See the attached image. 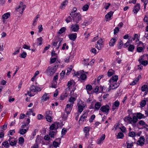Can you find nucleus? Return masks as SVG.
Listing matches in <instances>:
<instances>
[{
  "instance_id": "obj_1",
  "label": "nucleus",
  "mask_w": 148,
  "mask_h": 148,
  "mask_svg": "<svg viewBox=\"0 0 148 148\" xmlns=\"http://www.w3.org/2000/svg\"><path fill=\"white\" fill-rule=\"evenodd\" d=\"M58 65H55L52 67L49 66L46 70V72L48 76L53 75L58 68Z\"/></svg>"
},
{
  "instance_id": "obj_2",
  "label": "nucleus",
  "mask_w": 148,
  "mask_h": 148,
  "mask_svg": "<svg viewBox=\"0 0 148 148\" xmlns=\"http://www.w3.org/2000/svg\"><path fill=\"white\" fill-rule=\"evenodd\" d=\"M70 15L73 18V21L76 23H78L81 20V16L79 13L73 14V12H72L70 13Z\"/></svg>"
},
{
  "instance_id": "obj_3",
  "label": "nucleus",
  "mask_w": 148,
  "mask_h": 148,
  "mask_svg": "<svg viewBox=\"0 0 148 148\" xmlns=\"http://www.w3.org/2000/svg\"><path fill=\"white\" fill-rule=\"evenodd\" d=\"M26 8V6L25 5H23V3L22 2H20V4L18 7L15 8L16 11L19 12V13L21 14L23 13V11L25 8Z\"/></svg>"
},
{
  "instance_id": "obj_4",
  "label": "nucleus",
  "mask_w": 148,
  "mask_h": 148,
  "mask_svg": "<svg viewBox=\"0 0 148 148\" xmlns=\"http://www.w3.org/2000/svg\"><path fill=\"white\" fill-rule=\"evenodd\" d=\"M110 110V107L108 105L106 104L103 106L101 107L100 109V112L101 111L103 113L108 114Z\"/></svg>"
},
{
  "instance_id": "obj_5",
  "label": "nucleus",
  "mask_w": 148,
  "mask_h": 148,
  "mask_svg": "<svg viewBox=\"0 0 148 148\" xmlns=\"http://www.w3.org/2000/svg\"><path fill=\"white\" fill-rule=\"evenodd\" d=\"M144 57L145 56L143 55L140 57L138 61L141 64L144 66H145L148 64V62L147 60H144L145 59V58H144Z\"/></svg>"
},
{
  "instance_id": "obj_6",
  "label": "nucleus",
  "mask_w": 148,
  "mask_h": 148,
  "mask_svg": "<svg viewBox=\"0 0 148 148\" xmlns=\"http://www.w3.org/2000/svg\"><path fill=\"white\" fill-rule=\"evenodd\" d=\"M73 106V105H70L69 104H67L66 105L65 112L68 114H70Z\"/></svg>"
},
{
  "instance_id": "obj_7",
  "label": "nucleus",
  "mask_w": 148,
  "mask_h": 148,
  "mask_svg": "<svg viewBox=\"0 0 148 148\" xmlns=\"http://www.w3.org/2000/svg\"><path fill=\"white\" fill-rule=\"evenodd\" d=\"M31 92H38L41 90L40 88L38 87H36L35 86L32 85L30 87Z\"/></svg>"
},
{
  "instance_id": "obj_8",
  "label": "nucleus",
  "mask_w": 148,
  "mask_h": 148,
  "mask_svg": "<svg viewBox=\"0 0 148 148\" xmlns=\"http://www.w3.org/2000/svg\"><path fill=\"white\" fill-rule=\"evenodd\" d=\"M140 9V3H137L134 7L133 10V12L135 14H137Z\"/></svg>"
},
{
  "instance_id": "obj_9",
  "label": "nucleus",
  "mask_w": 148,
  "mask_h": 148,
  "mask_svg": "<svg viewBox=\"0 0 148 148\" xmlns=\"http://www.w3.org/2000/svg\"><path fill=\"white\" fill-rule=\"evenodd\" d=\"M145 138L144 136H141L138 140L137 143L140 146H143L144 144Z\"/></svg>"
},
{
  "instance_id": "obj_10",
  "label": "nucleus",
  "mask_w": 148,
  "mask_h": 148,
  "mask_svg": "<svg viewBox=\"0 0 148 148\" xmlns=\"http://www.w3.org/2000/svg\"><path fill=\"white\" fill-rule=\"evenodd\" d=\"M83 112L84 113L80 117V118L79 120V122L81 121L83 122L85 121H86V119L87 118V116L88 115V113H86L85 112V111H84Z\"/></svg>"
},
{
  "instance_id": "obj_11",
  "label": "nucleus",
  "mask_w": 148,
  "mask_h": 148,
  "mask_svg": "<svg viewBox=\"0 0 148 148\" xmlns=\"http://www.w3.org/2000/svg\"><path fill=\"white\" fill-rule=\"evenodd\" d=\"M68 88H66L64 91V92L61 95L60 99L62 100H63L64 99L67 97L69 95V93H67Z\"/></svg>"
},
{
  "instance_id": "obj_12",
  "label": "nucleus",
  "mask_w": 148,
  "mask_h": 148,
  "mask_svg": "<svg viewBox=\"0 0 148 148\" xmlns=\"http://www.w3.org/2000/svg\"><path fill=\"white\" fill-rule=\"evenodd\" d=\"M90 127H85L83 129V131L85 133V137L87 138L88 136L89 135V132L90 131Z\"/></svg>"
},
{
  "instance_id": "obj_13",
  "label": "nucleus",
  "mask_w": 148,
  "mask_h": 148,
  "mask_svg": "<svg viewBox=\"0 0 148 148\" xmlns=\"http://www.w3.org/2000/svg\"><path fill=\"white\" fill-rule=\"evenodd\" d=\"M71 31L77 32L79 29V26L77 24L72 25L71 27Z\"/></svg>"
},
{
  "instance_id": "obj_14",
  "label": "nucleus",
  "mask_w": 148,
  "mask_h": 148,
  "mask_svg": "<svg viewBox=\"0 0 148 148\" xmlns=\"http://www.w3.org/2000/svg\"><path fill=\"white\" fill-rule=\"evenodd\" d=\"M110 85L109 86V88H110L108 90V91H110V90L111 88L110 87H111V86H112V89H114L116 88H117L119 86V83H116V82H114V83H110Z\"/></svg>"
},
{
  "instance_id": "obj_15",
  "label": "nucleus",
  "mask_w": 148,
  "mask_h": 148,
  "mask_svg": "<svg viewBox=\"0 0 148 148\" xmlns=\"http://www.w3.org/2000/svg\"><path fill=\"white\" fill-rule=\"evenodd\" d=\"M8 141L10 143V144L12 146H13L16 145L17 141H16L14 138H11L10 136V138Z\"/></svg>"
},
{
  "instance_id": "obj_16",
  "label": "nucleus",
  "mask_w": 148,
  "mask_h": 148,
  "mask_svg": "<svg viewBox=\"0 0 148 148\" xmlns=\"http://www.w3.org/2000/svg\"><path fill=\"white\" fill-rule=\"evenodd\" d=\"M118 79V77L117 75L113 76L110 79L109 83H114V82H116Z\"/></svg>"
},
{
  "instance_id": "obj_17",
  "label": "nucleus",
  "mask_w": 148,
  "mask_h": 148,
  "mask_svg": "<svg viewBox=\"0 0 148 148\" xmlns=\"http://www.w3.org/2000/svg\"><path fill=\"white\" fill-rule=\"evenodd\" d=\"M68 36L71 40L74 41L77 37V34L76 33L70 34L68 35Z\"/></svg>"
},
{
  "instance_id": "obj_18",
  "label": "nucleus",
  "mask_w": 148,
  "mask_h": 148,
  "mask_svg": "<svg viewBox=\"0 0 148 148\" xmlns=\"http://www.w3.org/2000/svg\"><path fill=\"white\" fill-rule=\"evenodd\" d=\"M29 127H27V129H20L18 132V133H20L21 135H23L25 134L27 132V130H28Z\"/></svg>"
},
{
  "instance_id": "obj_19",
  "label": "nucleus",
  "mask_w": 148,
  "mask_h": 148,
  "mask_svg": "<svg viewBox=\"0 0 148 148\" xmlns=\"http://www.w3.org/2000/svg\"><path fill=\"white\" fill-rule=\"evenodd\" d=\"M76 100V99L75 98L72 96H71L68 100V101L70 103L69 104L70 105H73V104L74 103V101Z\"/></svg>"
},
{
  "instance_id": "obj_20",
  "label": "nucleus",
  "mask_w": 148,
  "mask_h": 148,
  "mask_svg": "<svg viewBox=\"0 0 148 148\" xmlns=\"http://www.w3.org/2000/svg\"><path fill=\"white\" fill-rule=\"evenodd\" d=\"M59 41V38H57L55 40H53L52 41V45L55 47H56Z\"/></svg>"
},
{
  "instance_id": "obj_21",
  "label": "nucleus",
  "mask_w": 148,
  "mask_h": 148,
  "mask_svg": "<svg viewBox=\"0 0 148 148\" xmlns=\"http://www.w3.org/2000/svg\"><path fill=\"white\" fill-rule=\"evenodd\" d=\"M115 71L112 69H110L107 73V75L110 77L115 74Z\"/></svg>"
},
{
  "instance_id": "obj_22",
  "label": "nucleus",
  "mask_w": 148,
  "mask_h": 148,
  "mask_svg": "<svg viewBox=\"0 0 148 148\" xmlns=\"http://www.w3.org/2000/svg\"><path fill=\"white\" fill-rule=\"evenodd\" d=\"M10 16V14L9 13H7L4 14L2 16V18L3 19V22L4 23L5 22L4 20L8 19Z\"/></svg>"
},
{
  "instance_id": "obj_23",
  "label": "nucleus",
  "mask_w": 148,
  "mask_h": 148,
  "mask_svg": "<svg viewBox=\"0 0 148 148\" xmlns=\"http://www.w3.org/2000/svg\"><path fill=\"white\" fill-rule=\"evenodd\" d=\"M120 104L119 101L118 100H116L113 103L112 107H116L117 109H118Z\"/></svg>"
},
{
  "instance_id": "obj_24",
  "label": "nucleus",
  "mask_w": 148,
  "mask_h": 148,
  "mask_svg": "<svg viewBox=\"0 0 148 148\" xmlns=\"http://www.w3.org/2000/svg\"><path fill=\"white\" fill-rule=\"evenodd\" d=\"M127 148H132L133 146V143L132 142L128 140L126 142Z\"/></svg>"
},
{
  "instance_id": "obj_25",
  "label": "nucleus",
  "mask_w": 148,
  "mask_h": 148,
  "mask_svg": "<svg viewBox=\"0 0 148 148\" xmlns=\"http://www.w3.org/2000/svg\"><path fill=\"white\" fill-rule=\"evenodd\" d=\"M136 116L139 119L145 118L146 117V116H145L144 114H142L140 112L137 113L136 114Z\"/></svg>"
},
{
  "instance_id": "obj_26",
  "label": "nucleus",
  "mask_w": 148,
  "mask_h": 148,
  "mask_svg": "<svg viewBox=\"0 0 148 148\" xmlns=\"http://www.w3.org/2000/svg\"><path fill=\"white\" fill-rule=\"evenodd\" d=\"M113 14V12L112 11H110L108 12L105 16V17L107 19H111V18Z\"/></svg>"
},
{
  "instance_id": "obj_27",
  "label": "nucleus",
  "mask_w": 148,
  "mask_h": 148,
  "mask_svg": "<svg viewBox=\"0 0 148 148\" xmlns=\"http://www.w3.org/2000/svg\"><path fill=\"white\" fill-rule=\"evenodd\" d=\"M105 138V134H102L101 137L99 139H98L97 140V143L98 144H100L102 141L104 140Z\"/></svg>"
},
{
  "instance_id": "obj_28",
  "label": "nucleus",
  "mask_w": 148,
  "mask_h": 148,
  "mask_svg": "<svg viewBox=\"0 0 148 148\" xmlns=\"http://www.w3.org/2000/svg\"><path fill=\"white\" fill-rule=\"evenodd\" d=\"M58 128V125H57V126H56V125L55 123L52 124L49 127L50 130H57Z\"/></svg>"
},
{
  "instance_id": "obj_29",
  "label": "nucleus",
  "mask_w": 148,
  "mask_h": 148,
  "mask_svg": "<svg viewBox=\"0 0 148 148\" xmlns=\"http://www.w3.org/2000/svg\"><path fill=\"white\" fill-rule=\"evenodd\" d=\"M42 138V137L40 136L39 135H37L36 142V144H39L41 142V141Z\"/></svg>"
},
{
  "instance_id": "obj_30",
  "label": "nucleus",
  "mask_w": 148,
  "mask_h": 148,
  "mask_svg": "<svg viewBox=\"0 0 148 148\" xmlns=\"http://www.w3.org/2000/svg\"><path fill=\"white\" fill-rule=\"evenodd\" d=\"M54 131H49V134L51 138H54V134H56L57 132V130H54Z\"/></svg>"
},
{
  "instance_id": "obj_31",
  "label": "nucleus",
  "mask_w": 148,
  "mask_h": 148,
  "mask_svg": "<svg viewBox=\"0 0 148 148\" xmlns=\"http://www.w3.org/2000/svg\"><path fill=\"white\" fill-rule=\"evenodd\" d=\"M116 41V38H112L110 40V42L109 43V45L111 46H113L115 42Z\"/></svg>"
},
{
  "instance_id": "obj_32",
  "label": "nucleus",
  "mask_w": 148,
  "mask_h": 148,
  "mask_svg": "<svg viewBox=\"0 0 148 148\" xmlns=\"http://www.w3.org/2000/svg\"><path fill=\"white\" fill-rule=\"evenodd\" d=\"M4 146L5 148H8L9 147L10 145L8 141H5L3 142L2 144V146Z\"/></svg>"
},
{
  "instance_id": "obj_33",
  "label": "nucleus",
  "mask_w": 148,
  "mask_h": 148,
  "mask_svg": "<svg viewBox=\"0 0 148 148\" xmlns=\"http://www.w3.org/2000/svg\"><path fill=\"white\" fill-rule=\"evenodd\" d=\"M141 90L143 92L148 91V86L147 85H144L141 87Z\"/></svg>"
},
{
  "instance_id": "obj_34",
  "label": "nucleus",
  "mask_w": 148,
  "mask_h": 148,
  "mask_svg": "<svg viewBox=\"0 0 148 148\" xmlns=\"http://www.w3.org/2000/svg\"><path fill=\"white\" fill-rule=\"evenodd\" d=\"M101 106V104L99 102H97L95 104V109L98 110Z\"/></svg>"
},
{
  "instance_id": "obj_35",
  "label": "nucleus",
  "mask_w": 148,
  "mask_h": 148,
  "mask_svg": "<svg viewBox=\"0 0 148 148\" xmlns=\"http://www.w3.org/2000/svg\"><path fill=\"white\" fill-rule=\"evenodd\" d=\"M37 44H38L39 45H41L42 44L43 39L42 37L38 38L37 39Z\"/></svg>"
},
{
  "instance_id": "obj_36",
  "label": "nucleus",
  "mask_w": 148,
  "mask_h": 148,
  "mask_svg": "<svg viewBox=\"0 0 148 148\" xmlns=\"http://www.w3.org/2000/svg\"><path fill=\"white\" fill-rule=\"evenodd\" d=\"M47 94L45 93L42 97V100H44V101H46L49 99V97L48 96H47Z\"/></svg>"
},
{
  "instance_id": "obj_37",
  "label": "nucleus",
  "mask_w": 148,
  "mask_h": 148,
  "mask_svg": "<svg viewBox=\"0 0 148 148\" xmlns=\"http://www.w3.org/2000/svg\"><path fill=\"white\" fill-rule=\"evenodd\" d=\"M66 30V27H63L61 28L59 30L58 34H61L63 33L64 32H65Z\"/></svg>"
},
{
  "instance_id": "obj_38",
  "label": "nucleus",
  "mask_w": 148,
  "mask_h": 148,
  "mask_svg": "<svg viewBox=\"0 0 148 148\" xmlns=\"http://www.w3.org/2000/svg\"><path fill=\"white\" fill-rule=\"evenodd\" d=\"M84 108V106L81 105H79L78 106V112L81 113L83 111Z\"/></svg>"
},
{
  "instance_id": "obj_39",
  "label": "nucleus",
  "mask_w": 148,
  "mask_h": 148,
  "mask_svg": "<svg viewBox=\"0 0 148 148\" xmlns=\"http://www.w3.org/2000/svg\"><path fill=\"white\" fill-rule=\"evenodd\" d=\"M124 136V134L123 133L119 132L118 134L117 138L122 139L123 138Z\"/></svg>"
},
{
  "instance_id": "obj_40",
  "label": "nucleus",
  "mask_w": 148,
  "mask_h": 148,
  "mask_svg": "<svg viewBox=\"0 0 148 148\" xmlns=\"http://www.w3.org/2000/svg\"><path fill=\"white\" fill-rule=\"evenodd\" d=\"M135 47L133 45H130L129 47L128 50L129 51L133 52L134 49Z\"/></svg>"
},
{
  "instance_id": "obj_41",
  "label": "nucleus",
  "mask_w": 148,
  "mask_h": 148,
  "mask_svg": "<svg viewBox=\"0 0 148 148\" xmlns=\"http://www.w3.org/2000/svg\"><path fill=\"white\" fill-rule=\"evenodd\" d=\"M80 77L82 80H85L86 79V75L85 74L82 73Z\"/></svg>"
},
{
  "instance_id": "obj_42",
  "label": "nucleus",
  "mask_w": 148,
  "mask_h": 148,
  "mask_svg": "<svg viewBox=\"0 0 148 148\" xmlns=\"http://www.w3.org/2000/svg\"><path fill=\"white\" fill-rule=\"evenodd\" d=\"M137 117L136 116H134L132 118V122H133V124H135L137 122L138 120Z\"/></svg>"
},
{
  "instance_id": "obj_43",
  "label": "nucleus",
  "mask_w": 148,
  "mask_h": 148,
  "mask_svg": "<svg viewBox=\"0 0 148 148\" xmlns=\"http://www.w3.org/2000/svg\"><path fill=\"white\" fill-rule=\"evenodd\" d=\"M123 45V43L122 40L121 39H119L117 45L118 48L120 49H121Z\"/></svg>"
},
{
  "instance_id": "obj_44",
  "label": "nucleus",
  "mask_w": 148,
  "mask_h": 148,
  "mask_svg": "<svg viewBox=\"0 0 148 148\" xmlns=\"http://www.w3.org/2000/svg\"><path fill=\"white\" fill-rule=\"evenodd\" d=\"M18 141L20 144H22L24 143V139L22 137H20L19 138Z\"/></svg>"
},
{
  "instance_id": "obj_45",
  "label": "nucleus",
  "mask_w": 148,
  "mask_h": 148,
  "mask_svg": "<svg viewBox=\"0 0 148 148\" xmlns=\"http://www.w3.org/2000/svg\"><path fill=\"white\" fill-rule=\"evenodd\" d=\"M89 59H84L83 64L84 66H88L89 65V63L88 62Z\"/></svg>"
},
{
  "instance_id": "obj_46",
  "label": "nucleus",
  "mask_w": 148,
  "mask_h": 148,
  "mask_svg": "<svg viewBox=\"0 0 148 148\" xmlns=\"http://www.w3.org/2000/svg\"><path fill=\"white\" fill-rule=\"evenodd\" d=\"M86 89L87 90L90 91L92 89V86L90 84L87 85L86 86Z\"/></svg>"
},
{
  "instance_id": "obj_47",
  "label": "nucleus",
  "mask_w": 148,
  "mask_h": 148,
  "mask_svg": "<svg viewBox=\"0 0 148 148\" xmlns=\"http://www.w3.org/2000/svg\"><path fill=\"white\" fill-rule=\"evenodd\" d=\"M89 7L88 4H85L84 5L82 8V10L83 11H86L88 10Z\"/></svg>"
},
{
  "instance_id": "obj_48",
  "label": "nucleus",
  "mask_w": 148,
  "mask_h": 148,
  "mask_svg": "<svg viewBox=\"0 0 148 148\" xmlns=\"http://www.w3.org/2000/svg\"><path fill=\"white\" fill-rule=\"evenodd\" d=\"M27 53L23 51L21 54H20L19 57L21 58H25L26 56Z\"/></svg>"
},
{
  "instance_id": "obj_49",
  "label": "nucleus",
  "mask_w": 148,
  "mask_h": 148,
  "mask_svg": "<svg viewBox=\"0 0 148 148\" xmlns=\"http://www.w3.org/2000/svg\"><path fill=\"white\" fill-rule=\"evenodd\" d=\"M68 1L67 0H65L62 4V5L60 7V8L62 9L64 6L66 5L68 3Z\"/></svg>"
},
{
  "instance_id": "obj_50",
  "label": "nucleus",
  "mask_w": 148,
  "mask_h": 148,
  "mask_svg": "<svg viewBox=\"0 0 148 148\" xmlns=\"http://www.w3.org/2000/svg\"><path fill=\"white\" fill-rule=\"evenodd\" d=\"M47 121L49 122H51L52 120L51 116H45Z\"/></svg>"
},
{
  "instance_id": "obj_51",
  "label": "nucleus",
  "mask_w": 148,
  "mask_h": 148,
  "mask_svg": "<svg viewBox=\"0 0 148 148\" xmlns=\"http://www.w3.org/2000/svg\"><path fill=\"white\" fill-rule=\"evenodd\" d=\"M129 136H130L134 137L136 136L135 133L134 132H130L128 134Z\"/></svg>"
},
{
  "instance_id": "obj_52",
  "label": "nucleus",
  "mask_w": 148,
  "mask_h": 148,
  "mask_svg": "<svg viewBox=\"0 0 148 148\" xmlns=\"http://www.w3.org/2000/svg\"><path fill=\"white\" fill-rule=\"evenodd\" d=\"M65 21L67 23H69L72 21V18L71 16H69L68 17L65 19Z\"/></svg>"
},
{
  "instance_id": "obj_53",
  "label": "nucleus",
  "mask_w": 148,
  "mask_h": 148,
  "mask_svg": "<svg viewBox=\"0 0 148 148\" xmlns=\"http://www.w3.org/2000/svg\"><path fill=\"white\" fill-rule=\"evenodd\" d=\"M57 58H50V64H52V63H54L55 62Z\"/></svg>"
},
{
  "instance_id": "obj_54",
  "label": "nucleus",
  "mask_w": 148,
  "mask_h": 148,
  "mask_svg": "<svg viewBox=\"0 0 148 148\" xmlns=\"http://www.w3.org/2000/svg\"><path fill=\"white\" fill-rule=\"evenodd\" d=\"M52 115V112L50 111H47L45 113V116H51Z\"/></svg>"
},
{
  "instance_id": "obj_55",
  "label": "nucleus",
  "mask_w": 148,
  "mask_h": 148,
  "mask_svg": "<svg viewBox=\"0 0 148 148\" xmlns=\"http://www.w3.org/2000/svg\"><path fill=\"white\" fill-rule=\"evenodd\" d=\"M146 104V102L144 100H142L140 103V105L142 107H144Z\"/></svg>"
},
{
  "instance_id": "obj_56",
  "label": "nucleus",
  "mask_w": 148,
  "mask_h": 148,
  "mask_svg": "<svg viewBox=\"0 0 148 148\" xmlns=\"http://www.w3.org/2000/svg\"><path fill=\"white\" fill-rule=\"evenodd\" d=\"M95 116L94 114L92 115L90 118L89 122H92L94 119L95 118Z\"/></svg>"
},
{
  "instance_id": "obj_57",
  "label": "nucleus",
  "mask_w": 148,
  "mask_h": 148,
  "mask_svg": "<svg viewBox=\"0 0 148 148\" xmlns=\"http://www.w3.org/2000/svg\"><path fill=\"white\" fill-rule=\"evenodd\" d=\"M73 67L71 65L69 68H68L67 69V72L66 73V75H68L69 73L72 70Z\"/></svg>"
},
{
  "instance_id": "obj_58",
  "label": "nucleus",
  "mask_w": 148,
  "mask_h": 148,
  "mask_svg": "<svg viewBox=\"0 0 148 148\" xmlns=\"http://www.w3.org/2000/svg\"><path fill=\"white\" fill-rule=\"evenodd\" d=\"M67 130L65 129V128H63L61 134L62 135H64L67 132Z\"/></svg>"
},
{
  "instance_id": "obj_59",
  "label": "nucleus",
  "mask_w": 148,
  "mask_h": 148,
  "mask_svg": "<svg viewBox=\"0 0 148 148\" xmlns=\"http://www.w3.org/2000/svg\"><path fill=\"white\" fill-rule=\"evenodd\" d=\"M30 47V46H28L27 45L25 44H24L23 47V48H24V49H28L29 50H31Z\"/></svg>"
},
{
  "instance_id": "obj_60",
  "label": "nucleus",
  "mask_w": 148,
  "mask_h": 148,
  "mask_svg": "<svg viewBox=\"0 0 148 148\" xmlns=\"http://www.w3.org/2000/svg\"><path fill=\"white\" fill-rule=\"evenodd\" d=\"M145 123L143 120H140L138 122V124L140 125L144 126Z\"/></svg>"
},
{
  "instance_id": "obj_61",
  "label": "nucleus",
  "mask_w": 148,
  "mask_h": 148,
  "mask_svg": "<svg viewBox=\"0 0 148 148\" xmlns=\"http://www.w3.org/2000/svg\"><path fill=\"white\" fill-rule=\"evenodd\" d=\"M119 28L118 27H116L114 30V34H116L119 31Z\"/></svg>"
},
{
  "instance_id": "obj_62",
  "label": "nucleus",
  "mask_w": 148,
  "mask_h": 148,
  "mask_svg": "<svg viewBox=\"0 0 148 148\" xmlns=\"http://www.w3.org/2000/svg\"><path fill=\"white\" fill-rule=\"evenodd\" d=\"M59 145V144L58 142L55 141H54L53 143V145L54 147H57Z\"/></svg>"
},
{
  "instance_id": "obj_63",
  "label": "nucleus",
  "mask_w": 148,
  "mask_h": 148,
  "mask_svg": "<svg viewBox=\"0 0 148 148\" xmlns=\"http://www.w3.org/2000/svg\"><path fill=\"white\" fill-rule=\"evenodd\" d=\"M97 44L99 45H100L101 46H102V40L101 38L100 39H99L97 42Z\"/></svg>"
},
{
  "instance_id": "obj_64",
  "label": "nucleus",
  "mask_w": 148,
  "mask_h": 148,
  "mask_svg": "<svg viewBox=\"0 0 148 148\" xmlns=\"http://www.w3.org/2000/svg\"><path fill=\"white\" fill-rule=\"evenodd\" d=\"M37 117L38 120H40L43 119V116L41 114H39L37 116Z\"/></svg>"
}]
</instances>
